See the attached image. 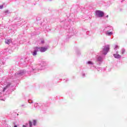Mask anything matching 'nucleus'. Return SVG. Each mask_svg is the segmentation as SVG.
<instances>
[{"mask_svg":"<svg viewBox=\"0 0 127 127\" xmlns=\"http://www.w3.org/2000/svg\"><path fill=\"white\" fill-rule=\"evenodd\" d=\"M11 42V40L8 39V40H5V43L6 44H9L10 43V42Z\"/></svg>","mask_w":127,"mask_h":127,"instance_id":"nucleus-7","label":"nucleus"},{"mask_svg":"<svg viewBox=\"0 0 127 127\" xmlns=\"http://www.w3.org/2000/svg\"><path fill=\"white\" fill-rule=\"evenodd\" d=\"M107 34H108V35H111V34H113V33L111 32H107Z\"/></svg>","mask_w":127,"mask_h":127,"instance_id":"nucleus-11","label":"nucleus"},{"mask_svg":"<svg viewBox=\"0 0 127 127\" xmlns=\"http://www.w3.org/2000/svg\"><path fill=\"white\" fill-rule=\"evenodd\" d=\"M118 48V46H116V48Z\"/></svg>","mask_w":127,"mask_h":127,"instance_id":"nucleus-16","label":"nucleus"},{"mask_svg":"<svg viewBox=\"0 0 127 127\" xmlns=\"http://www.w3.org/2000/svg\"><path fill=\"white\" fill-rule=\"evenodd\" d=\"M22 127H26V126H25V125H23Z\"/></svg>","mask_w":127,"mask_h":127,"instance_id":"nucleus-14","label":"nucleus"},{"mask_svg":"<svg viewBox=\"0 0 127 127\" xmlns=\"http://www.w3.org/2000/svg\"><path fill=\"white\" fill-rule=\"evenodd\" d=\"M36 49H40V51H41V52H45V51H46V50H47V48H45V47H41V48H39L38 47H36Z\"/></svg>","mask_w":127,"mask_h":127,"instance_id":"nucleus-4","label":"nucleus"},{"mask_svg":"<svg viewBox=\"0 0 127 127\" xmlns=\"http://www.w3.org/2000/svg\"><path fill=\"white\" fill-rule=\"evenodd\" d=\"M9 86H10V84H8L5 87H4L3 89V92H4V91H5L6 89H7L8 87H9Z\"/></svg>","mask_w":127,"mask_h":127,"instance_id":"nucleus-6","label":"nucleus"},{"mask_svg":"<svg viewBox=\"0 0 127 127\" xmlns=\"http://www.w3.org/2000/svg\"><path fill=\"white\" fill-rule=\"evenodd\" d=\"M95 13L97 16H99V17H103V16L105 15V13H104V12L99 10H96Z\"/></svg>","mask_w":127,"mask_h":127,"instance_id":"nucleus-1","label":"nucleus"},{"mask_svg":"<svg viewBox=\"0 0 127 127\" xmlns=\"http://www.w3.org/2000/svg\"><path fill=\"white\" fill-rule=\"evenodd\" d=\"M87 64H90L91 65H93V64L92 62L89 61V62H88Z\"/></svg>","mask_w":127,"mask_h":127,"instance_id":"nucleus-10","label":"nucleus"},{"mask_svg":"<svg viewBox=\"0 0 127 127\" xmlns=\"http://www.w3.org/2000/svg\"><path fill=\"white\" fill-rule=\"evenodd\" d=\"M37 54V51H35L33 52V55L34 56H35V55H36Z\"/></svg>","mask_w":127,"mask_h":127,"instance_id":"nucleus-9","label":"nucleus"},{"mask_svg":"<svg viewBox=\"0 0 127 127\" xmlns=\"http://www.w3.org/2000/svg\"><path fill=\"white\" fill-rule=\"evenodd\" d=\"M1 8H3V5H0V9H1Z\"/></svg>","mask_w":127,"mask_h":127,"instance_id":"nucleus-12","label":"nucleus"},{"mask_svg":"<svg viewBox=\"0 0 127 127\" xmlns=\"http://www.w3.org/2000/svg\"><path fill=\"white\" fill-rule=\"evenodd\" d=\"M36 120H32V121H29V125L30 127H32V123L33 126H36Z\"/></svg>","mask_w":127,"mask_h":127,"instance_id":"nucleus-3","label":"nucleus"},{"mask_svg":"<svg viewBox=\"0 0 127 127\" xmlns=\"http://www.w3.org/2000/svg\"><path fill=\"white\" fill-rule=\"evenodd\" d=\"M108 16H109V15H107V17H108Z\"/></svg>","mask_w":127,"mask_h":127,"instance_id":"nucleus-17","label":"nucleus"},{"mask_svg":"<svg viewBox=\"0 0 127 127\" xmlns=\"http://www.w3.org/2000/svg\"><path fill=\"white\" fill-rule=\"evenodd\" d=\"M109 50H110V46L108 45L105 46L103 48V54L106 55L109 52Z\"/></svg>","mask_w":127,"mask_h":127,"instance_id":"nucleus-2","label":"nucleus"},{"mask_svg":"<svg viewBox=\"0 0 127 127\" xmlns=\"http://www.w3.org/2000/svg\"><path fill=\"white\" fill-rule=\"evenodd\" d=\"M14 127H17V126L15 125Z\"/></svg>","mask_w":127,"mask_h":127,"instance_id":"nucleus-15","label":"nucleus"},{"mask_svg":"<svg viewBox=\"0 0 127 127\" xmlns=\"http://www.w3.org/2000/svg\"><path fill=\"white\" fill-rule=\"evenodd\" d=\"M103 60V58L101 57H99L97 59V61H102Z\"/></svg>","mask_w":127,"mask_h":127,"instance_id":"nucleus-8","label":"nucleus"},{"mask_svg":"<svg viewBox=\"0 0 127 127\" xmlns=\"http://www.w3.org/2000/svg\"><path fill=\"white\" fill-rule=\"evenodd\" d=\"M125 53V50H122V54H124Z\"/></svg>","mask_w":127,"mask_h":127,"instance_id":"nucleus-13","label":"nucleus"},{"mask_svg":"<svg viewBox=\"0 0 127 127\" xmlns=\"http://www.w3.org/2000/svg\"><path fill=\"white\" fill-rule=\"evenodd\" d=\"M114 57H115V58H117V59H119L120 58H121V55H119V54H114Z\"/></svg>","mask_w":127,"mask_h":127,"instance_id":"nucleus-5","label":"nucleus"}]
</instances>
